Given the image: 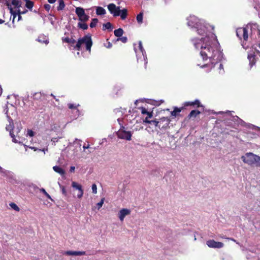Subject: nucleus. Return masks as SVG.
<instances>
[{
	"instance_id": "obj_1",
	"label": "nucleus",
	"mask_w": 260,
	"mask_h": 260,
	"mask_svg": "<svg viewBox=\"0 0 260 260\" xmlns=\"http://www.w3.org/2000/svg\"><path fill=\"white\" fill-rule=\"evenodd\" d=\"M186 20L187 25L198 35L191 40L194 48L200 51V57L196 61L197 66L206 72L215 69L219 74H224V59L216 37L212 32L214 26L194 15L189 16Z\"/></svg>"
},
{
	"instance_id": "obj_2",
	"label": "nucleus",
	"mask_w": 260,
	"mask_h": 260,
	"mask_svg": "<svg viewBox=\"0 0 260 260\" xmlns=\"http://www.w3.org/2000/svg\"><path fill=\"white\" fill-rule=\"evenodd\" d=\"M83 45L85 46L86 50L90 53L92 45V41L90 35L88 34L82 38H79L75 46H74V49L80 51Z\"/></svg>"
},
{
	"instance_id": "obj_3",
	"label": "nucleus",
	"mask_w": 260,
	"mask_h": 260,
	"mask_svg": "<svg viewBox=\"0 0 260 260\" xmlns=\"http://www.w3.org/2000/svg\"><path fill=\"white\" fill-rule=\"evenodd\" d=\"M242 161L250 166L260 167V156L252 152H247L241 157Z\"/></svg>"
},
{
	"instance_id": "obj_4",
	"label": "nucleus",
	"mask_w": 260,
	"mask_h": 260,
	"mask_svg": "<svg viewBox=\"0 0 260 260\" xmlns=\"http://www.w3.org/2000/svg\"><path fill=\"white\" fill-rule=\"evenodd\" d=\"M108 9L113 16H120L122 20H124L127 15V11L126 9L120 10L119 7H117L113 3L108 5Z\"/></svg>"
},
{
	"instance_id": "obj_5",
	"label": "nucleus",
	"mask_w": 260,
	"mask_h": 260,
	"mask_svg": "<svg viewBox=\"0 0 260 260\" xmlns=\"http://www.w3.org/2000/svg\"><path fill=\"white\" fill-rule=\"evenodd\" d=\"M134 50L136 54L137 61L138 62H143L145 65V68H146L147 63V57L146 56V52L143 47L142 43L141 41L139 42L138 46L137 47H134Z\"/></svg>"
},
{
	"instance_id": "obj_6",
	"label": "nucleus",
	"mask_w": 260,
	"mask_h": 260,
	"mask_svg": "<svg viewBox=\"0 0 260 260\" xmlns=\"http://www.w3.org/2000/svg\"><path fill=\"white\" fill-rule=\"evenodd\" d=\"M122 120L121 118L117 119V121L120 125V128L117 133V137L121 139L130 141L132 139V132L125 130V127L122 125Z\"/></svg>"
},
{
	"instance_id": "obj_7",
	"label": "nucleus",
	"mask_w": 260,
	"mask_h": 260,
	"mask_svg": "<svg viewBox=\"0 0 260 260\" xmlns=\"http://www.w3.org/2000/svg\"><path fill=\"white\" fill-rule=\"evenodd\" d=\"M258 57H260V51L257 50L255 47V51H251L249 53L248 55V59L249 60V65L250 69H251L253 66L255 65L256 61L258 59Z\"/></svg>"
},
{
	"instance_id": "obj_8",
	"label": "nucleus",
	"mask_w": 260,
	"mask_h": 260,
	"mask_svg": "<svg viewBox=\"0 0 260 260\" xmlns=\"http://www.w3.org/2000/svg\"><path fill=\"white\" fill-rule=\"evenodd\" d=\"M75 12L79 18V22H87L89 20V16L85 14L83 8H76Z\"/></svg>"
},
{
	"instance_id": "obj_9",
	"label": "nucleus",
	"mask_w": 260,
	"mask_h": 260,
	"mask_svg": "<svg viewBox=\"0 0 260 260\" xmlns=\"http://www.w3.org/2000/svg\"><path fill=\"white\" fill-rule=\"evenodd\" d=\"M7 117L9 121V125H7L6 127L7 131L10 132V135L12 138L13 142L15 143H20V142L18 140L14 134V128H13V122L12 119L10 118V116L7 115Z\"/></svg>"
},
{
	"instance_id": "obj_10",
	"label": "nucleus",
	"mask_w": 260,
	"mask_h": 260,
	"mask_svg": "<svg viewBox=\"0 0 260 260\" xmlns=\"http://www.w3.org/2000/svg\"><path fill=\"white\" fill-rule=\"evenodd\" d=\"M170 121L168 117H163L158 120V127L161 130L165 131L169 127Z\"/></svg>"
},
{
	"instance_id": "obj_11",
	"label": "nucleus",
	"mask_w": 260,
	"mask_h": 260,
	"mask_svg": "<svg viewBox=\"0 0 260 260\" xmlns=\"http://www.w3.org/2000/svg\"><path fill=\"white\" fill-rule=\"evenodd\" d=\"M236 34L240 39L243 38L244 41H247L248 39V31L245 27H240L238 28L236 30Z\"/></svg>"
},
{
	"instance_id": "obj_12",
	"label": "nucleus",
	"mask_w": 260,
	"mask_h": 260,
	"mask_svg": "<svg viewBox=\"0 0 260 260\" xmlns=\"http://www.w3.org/2000/svg\"><path fill=\"white\" fill-rule=\"evenodd\" d=\"M207 246L212 248H221L224 246L223 243L220 242H216L214 240H209L206 242Z\"/></svg>"
},
{
	"instance_id": "obj_13",
	"label": "nucleus",
	"mask_w": 260,
	"mask_h": 260,
	"mask_svg": "<svg viewBox=\"0 0 260 260\" xmlns=\"http://www.w3.org/2000/svg\"><path fill=\"white\" fill-rule=\"evenodd\" d=\"M72 186L74 188L78 190V193L77 194V197L79 199H81L84 193L82 185L75 181H73L72 183Z\"/></svg>"
},
{
	"instance_id": "obj_14",
	"label": "nucleus",
	"mask_w": 260,
	"mask_h": 260,
	"mask_svg": "<svg viewBox=\"0 0 260 260\" xmlns=\"http://www.w3.org/2000/svg\"><path fill=\"white\" fill-rule=\"evenodd\" d=\"M131 213L130 210L126 208L121 209L118 213V217L121 221H123L125 217Z\"/></svg>"
},
{
	"instance_id": "obj_15",
	"label": "nucleus",
	"mask_w": 260,
	"mask_h": 260,
	"mask_svg": "<svg viewBox=\"0 0 260 260\" xmlns=\"http://www.w3.org/2000/svg\"><path fill=\"white\" fill-rule=\"evenodd\" d=\"M63 254L67 255H74V256H78V255H85V251H66L62 253Z\"/></svg>"
},
{
	"instance_id": "obj_16",
	"label": "nucleus",
	"mask_w": 260,
	"mask_h": 260,
	"mask_svg": "<svg viewBox=\"0 0 260 260\" xmlns=\"http://www.w3.org/2000/svg\"><path fill=\"white\" fill-rule=\"evenodd\" d=\"M62 40L63 42L68 43L69 44H70L72 46L74 47L75 46V44L77 43L76 41L73 38H69V37H64L62 38Z\"/></svg>"
},
{
	"instance_id": "obj_17",
	"label": "nucleus",
	"mask_w": 260,
	"mask_h": 260,
	"mask_svg": "<svg viewBox=\"0 0 260 260\" xmlns=\"http://www.w3.org/2000/svg\"><path fill=\"white\" fill-rule=\"evenodd\" d=\"M79 105H75L73 104H69L68 107L71 109H73L75 112V118H76L77 116L79 115V111L77 109V107L79 106Z\"/></svg>"
},
{
	"instance_id": "obj_18",
	"label": "nucleus",
	"mask_w": 260,
	"mask_h": 260,
	"mask_svg": "<svg viewBox=\"0 0 260 260\" xmlns=\"http://www.w3.org/2000/svg\"><path fill=\"white\" fill-rule=\"evenodd\" d=\"M38 41L41 43H45V44H48L49 43V40L48 38L44 35L40 36L38 39Z\"/></svg>"
},
{
	"instance_id": "obj_19",
	"label": "nucleus",
	"mask_w": 260,
	"mask_h": 260,
	"mask_svg": "<svg viewBox=\"0 0 260 260\" xmlns=\"http://www.w3.org/2000/svg\"><path fill=\"white\" fill-rule=\"evenodd\" d=\"M53 169L55 172L61 175H63L65 173L64 171L61 167H60L59 166H54L53 167Z\"/></svg>"
},
{
	"instance_id": "obj_20",
	"label": "nucleus",
	"mask_w": 260,
	"mask_h": 260,
	"mask_svg": "<svg viewBox=\"0 0 260 260\" xmlns=\"http://www.w3.org/2000/svg\"><path fill=\"white\" fill-rule=\"evenodd\" d=\"M247 259L248 260H258V257L255 253L250 252L247 254Z\"/></svg>"
},
{
	"instance_id": "obj_21",
	"label": "nucleus",
	"mask_w": 260,
	"mask_h": 260,
	"mask_svg": "<svg viewBox=\"0 0 260 260\" xmlns=\"http://www.w3.org/2000/svg\"><path fill=\"white\" fill-rule=\"evenodd\" d=\"M96 13L98 15H103L106 13V11L103 7H98L96 9Z\"/></svg>"
},
{
	"instance_id": "obj_22",
	"label": "nucleus",
	"mask_w": 260,
	"mask_h": 260,
	"mask_svg": "<svg viewBox=\"0 0 260 260\" xmlns=\"http://www.w3.org/2000/svg\"><path fill=\"white\" fill-rule=\"evenodd\" d=\"M185 106H197V107L202 106L200 105V102L199 100H196L193 102H186L185 104Z\"/></svg>"
},
{
	"instance_id": "obj_23",
	"label": "nucleus",
	"mask_w": 260,
	"mask_h": 260,
	"mask_svg": "<svg viewBox=\"0 0 260 260\" xmlns=\"http://www.w3.org/2000/svg\"><path fill=\"white\" fill-rule=\"evenodd\" d=\"M77 26L79 28L83 30H86L88 27L86 22H79Z\"/></svg>"
},
{
	"instance_id": "obj_24",
	"label": "nucleus",
	"mask_w": 260,
	"mask_h": 260,
	"mask_svg": "<svg viewBox=\"0 0 260 260\" xmlns=\"http://www.w3.org/2000/svg\"><path fill=\"white\" fill-rule=\"evenodd\" d=\"M144 122L145 123H149L151 125H153L156 127H158V121L156 120H148V118H145V120H144Z\"/></svg>"
},
{
	"instance_id": "obj_25",
	"label": "nucleus",
	"mask_w": 260,
	"mask_h": 260,
	"mask_svg": "<svg viewBox=\"0 0 260 260\" xmlns=\"http://www.w3.org/2000/svg\"><path fill=\"white\" fill-rule=\"evenodd\" d=\"M114 35L117 37H120L123 34V30L122 28H119L117 29H115L114 31Z\"/></svg>"
},
{
	"instance_id": "obj_26",
	"label": "nucleus",
	"mask_w": 260,
	"mask_h": 260,
	"mask_svg": "<svg viewBox=\"0 0 260 260\" xmlns=\"http://www.w3.org/2000/svg\"><path fill=\"white\" fill-rule=\"evenodd\" d=\"M58 6L57 7L58 11L62 10L65 7L64 3L63 0H58Z\"/></svg>"
},
{
	"instance_id": "obj_27",
	"label": "nucleus",
	"mask_w": 260,
	"mask_h": 260,
	"mask_svg": "<svg viewBox=\"0 0 260 260\" xmlns=\"http://www.w3.org/2000/svg\"><path fill=\"white\" fill-rule=\"evenodd\" d=\"M112 29V24L110 22L104 23L103 25V30H105L106 29H109L111 30Z\"/></svg>"
},
{
	"instance_id": "obj_28",
	"label": "nucleus",
	"mask_w": 260,
	"mask_h": 260,
	"mask_svg": "<svg viewBox=\"0 0 260 260\" xmlns=\"http://www.w3.org/2000/svg\"><path fill=\"white\" fill-rule=\"evenodd\" d=\"M0 172L5 176L10 175L12 174L11 172L4 169L1 166H0Z\"/></svg>"
},
{
	"instance_id": "obj_29",
	"label": "nucleus",
	"mask_w": 260,
	"mask_h": 260,
	"mask_svg": "<svg viewBox=\"0 0 260 260\" xmlns=\"http://www.w3.org/2000/svg\"><path fill=\"white\" fill-rule=\"evenodd\" d=\"M200 113V112L198 110H192L189 114V117H196Z\"/></svg>"
},
{
	"instance_id": "obj_30",
	"label": "nucleus",
	"mask_w": 260,
	"mask_h": 260,
	"mask_svg": "<svg viewBox=\"0 0 260 260\" xmlns=\"http://www.w3.org/2000/svg\"><path fill=\"white\" fill-rule=\"evenodd\" d=\"M26 1V7L29 9L30 10H31L32 9V7L34 6V3L32 1H29V0H25Z\"/></svg>"
},
{
	"instance_id": "obj_31",
	"label": "nucleus",
	"mask_w": 260,
	"mask_h": 260,
	"mask_svg": "<svg viewBox=\"0 0 260 260\" xmlns=\"http://www.w3.org/2000/svg\"><path fill=\"white\" fill-rule=\"evenodd\" d=\"M143 13H139L137 16V20L138 23L141 24L143 22Z\"/></svg>"
},
{
	"instance_id": "obj_32",
	"label": "nucleus",
	"mask_w": 260,
	"mask_h": 260,
	"mask_svg": "<svg viewBox=\"0 0 260 260\" xmlns=\"http://www.w3.org/2000/svg\"><path fill=\"white\" fill-rule=\"evenodd\" d=\"M9 206L11 207L12 209L16 211H19L20 208L19 207L14 203H11L9 204Z\"/></svg>"
},
{
	"instance_id": "obj_33",
	"label": "nucleus",
	"mask_w": 260,
	"mask_h": 260,
	"mask_svg": "<svg viewBox=\"0 0 260 260\" xmlns=\"http://www.w3.org/2000/svg\"><path fill=\"white\" fill-rule=\"evenodd\" d=\"M12 4L16 7L19 8L21 7V2L20 0H13Z\"/></svg>"
},
{
	"instance_id": "obj_34",
	"label": "nucleus",
	"mask_w": 260,
	"mask_h": 260,
	"mask_svg": "<svg viewBox=\"0 0 260 260\" xmlns=\"http://www.w3.org/2000/svg\"><path fill=\"white\" fill-rule=\"evenodd\" d=\"M98 22V19L97 18H93L91 20V22L90 24V27L91 28H93L95 27L97 23Z\"/></svg>"
},
{
	"instance_id": "obj_35",
	"label": "nucleus",
	"mask_w": 260,
	"mask_h": 260,
	"mask_svg": "<svg viewBox=\"0 0 260 260\" xmlns=\"http://www.w3.org/2000/svg\"><path fill=\"white\" fill-rule=\"evenodd\" d=\"M40 191L42 192L48 199L52 201L50 196L46 191L45 189L43 188H40Z\"/></svg>"
},
{
	"instance_id": "obj_36",
	"label": "nucleus",
	"mask_w": 260,
	"mask_h": 260,
	"mask_svg": "<svg viewBox=\"0 0 260 260\" xmlns=\"http://www.w3.org/2000/svg\"><path fill=\"white\" fill-rule=\"evenodd\" d=\"M180 111L181 110L179 109L175 108L174 110L171 112V115L172 116L175 117L177 115V113L180 112Z\"/></svg>"
},
{
	"instance_id": "obj_37",
	"label": "nucleus",
	"mask_w": 260,
	"mask_h": 260,
	"mask_svg": "<svg viewBox=\"0 0 260 260\" xmlns=\"http://www.w3.org/2000/svg\"><path fill=\"white\" fill-rule=\"evenodd\" d=\"M16 124L17 127L15 129H14L13 131H14L15 133L17 134L20 132L21 129H22V126L20 123H17Z\"/></svg>"
},
{
	"instance_id": "obj_38",
	"label": "nucleus",
	"mask_w": 260,
	"mask_h": 260,
	"mask_svg": "<svg viewBox=\"0 0 260 260\" xmlns=\"http://www.w3.org/2000/svg\"><path fill=\"white\" fill-rule=\"evenodd\" d=\"M59 187H60V188L61 190V192L62 193L64 196H67V191L66 190V188H65V187L60 185L59 183Z\"/></svg>"
},
{
	"instance_id": "obj_39",
	"label": "nucleus",
	"mask_w": 260,
	"mask_h": 260,
	"mask_svg": "<svg viewBox=\"0 0 260 260\" xmlns=\"http://www.w3.org/2000/svg\"><path fill=\"white\" fill-rule=\"evenodd\" d=\"M30 148L32 150H34V151H37V150H39V151H43L44 152V153L45 154V152L46 151H48V148H43V149H38L36 147H30Z\"/></svg>"
},
{
	"instance_id": "obj_40",
	"label": "nucleus",
	"mask_w": 260,
	"mask_h": 260,
	"mask_svg": "<svg viewBox=\"0 0 260 260\" xmlns=\"http://www.w3.org/2000/svg\"><path fill=\"white\" fill-rule=\"evenodd\" d=\"M104 201H105V198H103L101 199V201L96 204L98 209H100L102 207V206L104 203Z\"/></svg>"
},
{
	"instance_id": "obj_41",
	"label": "nucleus",
	"mask_w": 260,
	"mask_h": 260,
	"mask_svg": "<svg viewBox=\"0 0 260 260\" xmlns=\"http://www.w3.org/2000/svg\"><path fill=\"white\" fill-rule=\"evenodd\" d=\"M257 35H258V41L254 45L258 46L259 47V48H260V30L259 29L257 30Z\"/></svg>"
},
{
	"instance_id": "obj_42",
	"label": "nucleus",
	"mask_w": 260,
	"mask_h": 260,
	"mask_svg": "<svg viewBox=\"0 0 260 260\" xmlns=\"http://www.w3.org/2000/svg\"><path fill=\"white\" fill-rule=\"evenodd\" d=\"M92 193L96 194L97 193V186L95 184H93L91 186Z\"/></svg>"
},
{
	"instance_id": "obj_43",
	"label": "nucleus",
	"mask_w": 260,
	"mask_h": 260,
	"mask_svg": "<svg viewBox=\"0 0 260 260\" xmlns=\"http://www.w3.org/2000/svg\"><path fill=\"white\" fill-rule=\"evenodd\" d=\"M121 41L123 43H126L127 42V39L126 37H122L121 38H119L117 39V41Z\"/></svg>"
},
{
	"instance_id": "obj_44",
	"label": "nucleus",
	"mask_w": 260,
	"mask_h": 260,
	"mask_svg": "<svg viewBox=\"0 0 260 260\" xmlns=\"http://www.w3.org/2000/svg\"><path fill=\"white\" fill-rule=\"evenodd\" d=\"M0 4H2L8 6H9V0H0Z\"/></svg>"
},
{
	"instance_id": "obj_45",
	"label": "nucleus",
	"mask_w": 260,
	"mask_h": 260,
	"mask_svg": "<svg viewBox=\"0 0 260 260\" xmlns=\"http://www.w3.org/2000/svg\"><path fill=\"white\" fill-rule=\"evenodd\" d=\"M34 132L31 129H28L27 132V136H28L30 137L34 136Z\"/></svg>"
},
{
	"instance_id": "obj_46",
	"label": "nucleus",
	"mask_w": 260,
	"mask_h": 260,
	"mask_svg": "<svg viewBox=\"0 0 260 260\" xmlns=\"http://www.w3.org/2000/svg\"><path fill=\"white\" fill-rule=\"evenodd\" d=\"M148 112H149L147 111V110L146 109H145V108H142V109H141L142 114L147 115Z\"/></svg>"
},
{
	"instance_id": "obj_47",
	"label": "nucleus",
	"mask_w": 260,
	"mask_h": 260,
	"mask_svg": "<svg viewBox=\"0 0 260 260\" xmlns=\"http://www.w3.org/2000/svg\"><path fill=\"white\" fill-rule=\"evenodd\" d=\"M51 6L49 4H45L44 5V8L48 11L50 9Z\"/></svg>"
},
{
	"instance_id": "obj_48",
	"label": "nucleus",
	"mask_w": 260,
	"mask_h": 260,
	"mask_svg": "<svg viewBox=\"0 0 260 260\" xmlns=\"http://www.w3.org/2000/svg\"><path fill=\"white\" fill-rule=\"evenodd\" d=\"M147 116L145 118H148V120H149V118H151L152 117V112H149L147 114Z\"/></svg>"
},
{
	"instance_id": "obj_49",
	"label": "nucleus",
	"mask_w": 260,
	"mask_h": 260,
	"mask_svg": "<svg viewBox=\"0 0 260 260\" xmlns=\"http://www.w3.org/2000/svg\"><path fill=\"white\" fill-rule=\"evenodd\" d=\"M61 138V137H59V138H53L52 139H51V141L53 142V143H56L58 141V139Z\"/></svg>"
},
{
	"instance_id": "obj_50",
	"label": "nucleus",
	"mask_w": 260,
	"mask_h": 260,
	"mask_svg": "<svg viewBox=\"0 0 260 260\" xmlns=\"http://www.w3.org/2000/svg\"><path fill=\"white\" fill-rule=\"evenodd\" d=\"M81 141L80 140H79L78 139H76L74 142V144L78 143L80 146H81Z\"/></svg>"
},
{
	"instance_id": "obj_51",
	"label": "nucleus",
	"mask_w": 260,
	"mask_h": 260,
	"mask_svg": "<svg viewBox=\"0 0 260 260\" xmlns=\"http://www.w3.org/2000/svg\"><path fill=\"white\" fill-rule=\"evenodd\" d=\"M83 148L84 149V150L85 151V150L86 149L89 148V144L86 145L85 144H84V145L83 146Z\"/></svg>"
},
{
	"instance_id": "obj_52",
	"label": "nucleus",
	"mask_w": 260,
	"mask_h": 260,
	"mask_svg": "<svg viewBox=\"0 0 260 260\" xmlns=\"http://www.w3.org/2000/svg\"><path fill=\"white\" fill-rule=\"evenodd\" d=\"M18 20L19 21V20H20L21 19V14H20V10H18Z\"/></svg>"
},
{
	"instance_id": "obj_53",
	"label": "nucleus",
	"mask_w": 260,
	"mask_h": 260,
	"mask_svg": "<svg viewBox=\"0 0 260 260\" xmlns=\"http://www.w3.org/2000/svg\"><path fill=\"white\" fill-rule=\"evenodd\" d=\"M75 169V167H74V166H72V167H71V168H70V172H74Z\"/></svg>"
},
{
	"instance_id": "obj_54",
	"label": "nucleus",
	"mask_w": 260,
	"mask_h": 260,
	"mask_svg": "<svg viewBox=\"0 0 260 260\" xmlns=\"http://www.w3.org/2000/svg\"><path fill=\"white\" fill-rule=\"evenodd\" d=\"M56 0H48V2L50 4H53L56 2Z\"/></svg>"
},
{
	"instance_id": "obj_55",
	"label": "nucleus",
	"mask_w": 260,
	"mask_h": 260,
	"mask_svg": "<svg viewBox=\"0 0 260 260\" xmlns=\"http://www.w3.org/2000/svg\"><path fill=\"white\" fill-rule=\"evenodd\" d=\"M27 12V10H25L23 11H20V14H25V13H26Z\"/></svg>"
},
{
	"instance_id": "obj_56",
	"label": "nucleus",
	"mask_w": 260,
	"mask_h": 260,
	"mask_svg": "<svg viewBox=\"0 0 260 260\" xmlns=\"http://www.w3.org/2000/svg\"><path fill=\"white\" fill-rule=\"evenodd\" d=\"M242 45L243 47L245 49H247L248 48V47H247V46H245V44H244V43H242Z\"/></svg>"
},
{
	"instance_id": "obj_57",
	"label": "nucleus",
	"mask_w": 260,
	"mask_h": 260,
	"mask_svg": "<svg viewBox=\"0 0 260 260\" xmlns=\"http://www.w3.org/2000/svg\"><path fill=\"white\" fill-rule=\"evenodd\" d=\"M112 47V44L110 43H109L108 46H107V48H110Z\"/></svg>"
},
{
	"instance_id": "obj_58",
	"label": "nucleus",
	"mask_w": 260,
	"mask_h": 260,
	"mask_svg": "<svg viewBox=\"0 0 260 260\" xmlns=\"http://www.w3.org/2000/svg\"><path fill=\"white\" fill-rule=\"evenodd\" d=\"M4 21L3 20H2V19H0V24H2L4 22Z\"/></svg>"
},
{
	"instance_id": "obj_59",
	"label": "nucleus",
	"mask_w": 260,
	"mask_h": 260,
	"mask_svg": "<svg viewBox=\"0 0 260 260\" xmlns=\"http://www.w3.org/2000/svg\"><path fill=\"white\" fill-rule=\"evenodd\" d=\"M16 16V14L13 15L14 18H13V22H14V18Z\"/></svg>"
},
{
	"instance_id": "obj_60",
	"label": "nucleus",
	"mask_w": 260,
	"mask_h": 260,
	"mask_svg": "<svg viewBox=\"0 0 260 260\" xmlns=\"http://www.w3.org/2000/svg\"><path fill=\"white\" fill-rule=\"evenodd\" d=\"M39 93H35L34 95H33V96H35V95L38 94Z\"/></svg>"
},
{
	"instance_id": "obj_61",
	"label": "nucleus",
	"mask_w": 260,
	"mask_h": 260,
	"mask_svg": "<svg viewBox=\"0 0 260 260\" xmlns=\"http://www.w3.org/2000/svg\"><path fill=\"white\" fill-rule=\"evenodd\" d=\"M236 118L237 119H239V120L242 121L241 119H240L239 118V117H238V116H236Z\"/></svg>"
},
{
	"instance_id": "obj_62",
	"label": "nucleus",
	"mask_w": 260,
	"mask_h": 260,
	"mask_svg": "<svg viewBox=\"0 0 260 260\" xmlns=\"http://www.w3.org/2000/svg\"><path fill=\"white\" fill-rule=\"evenodd\" d=\"M77 54H78V55H79V54H80V52H79V51L77 52Z\"/></svg>"
},
{
	"instance_id": "obj_63",
	"label": "nucleus",
	"mask_w": 260,
	"mask_h": 260,
	"mask_svg": "<svg viewBox=\"0 0 260 260\" xmlns=\"http://www.w3.org/2000/svg\"><path fill=\"white\" fill-rule=\"evenodd\" d=\"M51 95L53 96L55 98V96L53 95V94H51Z\"/></svg>"
}]
</instances>
